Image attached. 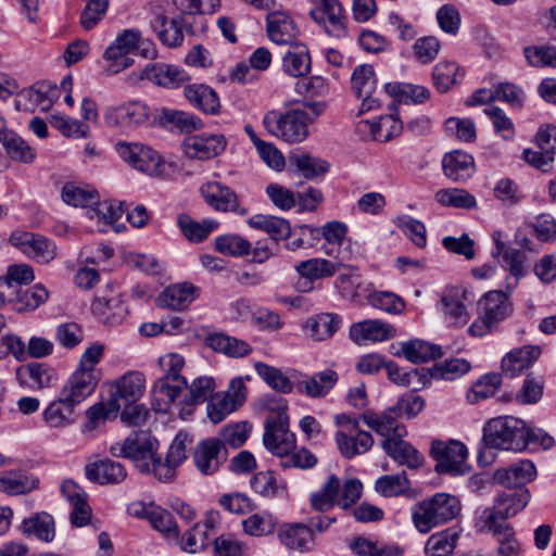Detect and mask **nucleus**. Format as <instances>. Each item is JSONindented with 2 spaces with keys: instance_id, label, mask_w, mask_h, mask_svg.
I'll return each instance as SVG.
<instances>
[{
  "instance_id": "603ef678",
  "label": "nucleus",
  "mask_w": 556,
  "mask_h": 556,
  "mask_svg": "<svg viewBox=\"0 0 556 556\" xmlns=\"http://www.w3.org/2000/svg\"><path fill=\"white\" fill-rule=\"evenodd\" d=\"M386 92L399 102L424 103L430 98V90L425 86L408 83H389Z\"/></svg>"
},
{
  "instance_id": "79ce46f5",
  "label": "nucleus",
  "mask_w": 556,
  "mask_h": 556,
  "mask_svg": "<svg viewBox=\"0 0 556 556\" xmlns=\"http://www.w3.org/2000/svg\"><path fill=\"white\" fill-rule=\"evenodd\" d=\"M206 344L215 352L233 358L244 357L252 352V348L248 342L225 333L210 334L206 338Z\"/></svg>"
},
{
  "instance_id": "f3484780",
  "label": "nucleus",
  "mask_w": 556,
  "mask_h": 556,
  "mask_svg": "<svg viewBox=\"0 0 556 556\" xmlns=\"http://www.w3.org/2000/svg\"><path fill=\"white\" fill-rule=\"evenodd\" d=\"M530 501V493L527 489L518 488L513 492L500 494L492 507L483 508L477 516L486 517L493 515L494 519L505 521L515 517Z\"/></svg>"
},
{
  "instance_id": "ddd939ff",
  "label": "nucleus",
  "mask_w": 556,
  "mask_h": 556,
  "mask_svg": "<svg viewBox=\"0 0 556 556\" xmlns=\"http://www.w3.org/2000/svg\"><path fill=\"white\" fill-rule=\"evenodd\" d=\"M116 150L125 162L138 170L147 173L150 176H156L163 172L161 156L150 147L141 143L118 142Z\"/></svg>"
},
{
  "instance_id": "6e6d98bb",
  "label": "nucleus",
  "mask_w": 556,
  "mask_h": 556,
  "mask_svg": "<svg viewBox=\"0 0 556 556\" xmlns=\"http://www.w3.org/2000/svg\"><path fill=\"white\" fill-rule=\"evenodd\" d=\"M289 161L306 179L324 176L330 167L327 161L308 153L294 154L290 156Z\"/></svg>"
},
{
  "instance_id": "0eeeda50",
  "label": "nucleus",
  "mask_w": 556,
  "mask_h": 556,
  "mask_svg": "<svg viewBox=\"0 0 556 556\" xmlns=\"http://www.w3.org/2000/svg\"><path fill=\"white\" fill-rule=\"evenodd\" d=\"M430 454L437 460L435 471L438 473L460 476L468 469L466 464L468 451L459 441H433Z\"/></svg>"
},
{
  "instance_id": "4be33fe9",
  "label": "nucleus",
  "mask_w": 556,
  "mask_h": 556,
  "mask_svg": "<svg viewBox=\"0 0 556 556\" xmlns=\"http://www.w3.org/2000/svg\"><path fill=\"white\" fill-rule=\"evenodd\" d=\"M91 312L100 323L108 326L121 325L128 314L121 294L96 298L91 304Z\"/></svg>"
},
{
  "instance_id": "052dcab7",
  "label": "nucleus",
  "mask_w": 556,
  "mask_h": 556,
  "mask_svg": "<svg viewBox=\"0 0 556 556\" xmlns=\"http://www.w3.org/2000/svg\"><path fill=\"white\" fill-rule=\"evenodd\" d=\"M502 383V377L498 374H488L482 376L467 391L466 399L468 403L476 404L480 401L493 396Z\"/></svg>"
},
{
  "instance_id": "864d4df0",
  "label": "nucleus",
  "mask_w": 556,
  "mask_h": 556,
  "mask_svg": "<svg viewBox=\"0 0 556 556\" xmlns=\"http://www.w3.org/2000/svg\"><path fill=\"white\" fill-rule=\"evenodd\" d=\"M475 528L480 533H492L498 545L517 539L511 525L502 520L494 519L493 515L491 514H489L486 517L477 516L475 520Z\"/></svg>"
},
{
  "instance_id": "bf43d9fd",
  "label": "nucleus",
  "mask_w": 556,
  "mask_h": 556,
  "mask_svg": "<svg viewBox=\"0 0 556 556\" xmlns=\"http://www.w3.org/2000/svg\"><path fill=\"white\" fill-rule=\"evenodd\" d=\"M410 489V482L405 472L386 475L375 482V490L384 497H395L406 493Z\"/></svg>"
},
{
  "instance_id": "338daca9",
  "label": "nucleus",
  "mask_w": 556,
  "mask_h": 556,
  "mask_svg": "<svg viewBox=\"0 0 556 556\" xmlns=\"http://www.w3.org/2000/svg\"><path fill=\"white\" fill-rule=\"evenodd\" d=\"M368 303L389 314H401L405 308V302L402 298L389 291H370L365 294Z\"/></svg>"
},
{
  "instance_id": "bb28decb",
  "label": "nucleus",
  "mask_w": 556,
  "mask_h": 556,
  "mask_svg": "<svg viewBox=\"0 0 556 556\" xmlns=\"http://www.w3.org/2000/svg\"><path fill=\"white\" fill-rule=\"evenodd\" d=\"M278 539L289 549L308 552L315 545V535L311 527L304 523H286L278 531Z\"/></svg>"
},
{
  "instance_id": "2f4dec72",
  "label": "nucleus",
  "mask_w": 556,
  "mask_h": 556,
  "mask_svg": "<svg viewBox=\"0 0 556 556\" xmlns=\"http://www.w3.org/2000/svg\"><path fill=\"white\" fill-rule=\"evenodd\" d=\"M302 232L303 235H309L313 239H317L319 236H323L327 243L331 245L330 249H326V253L328 255H334L342 260L346 258L344 252L334 250V248L340 247L346 238L348 228L344 224L340 222H330L321 229L311 226H302Z\"/></svg>"
},
{
  "instance_id": "f257e3e1",
  "label": "nucleus",
  "mask_w": 556,
  "mask_h": 556,
  "mask_svg": "<svg viewBox=\"0 0 556 556\" xmlns=\"http://www.w3.org/2000/svg\"><path fill=\"white\" fill-rule=\"evenodd\" d=\"M462 510V503L455 495L435 493L416 504L412 511V520L421 533H428L433 528L455 519Z\"/></svg>"
},
{
  "instance_id": "20e7f679",
  "label": "nucleus",
  "mask_w": 556,
  "mask_h": 556,
  "mask_svg": "<svg viewBox=\"0 0 556 556\" xmlns=\"http://www.w3.org/2000/svg\"><path fill=\"white\" fill-rule=\"evenodd\" d=\"M527 425L515 417L491 419L483 429V442L488 447L520 452L526 448Z\"/></svg>"
},
{
  "instance_id": "5701e85b",
  "label": "nucleus",
  "mask_w": 556,
  "mask_h": 556,
  "mask_svg": "<svg viewBox=\"0 0 556 556\" xmlns=\"http://www.w3.org/2000/svg\"><path fill=\"white\" fill-rule=\"evenodd\" d=\"M400 416L395 408H389L382 414L367 412L362 416L363 421L378 434L389 439H402L407 434L406 427L397 422L396 417Z\"/></svg>"
},
{
  "instance_id": "4468645a",
  "label": "nucleus",
  "mask_w": 556,
  "mask_h": 556,
  "mask_svg": "<svg viewBox=\"0 0 556 556\" xmlns=\"http://www.w3.org/2000/svg\"><path fill=\"white\" fill-rule=\"evenodd\" d=\"M266 34L278 46H294L299 41L300 27L293 15L286 10H273L266 15Z\"/></svg>"
},
{
  "instance_id": "4d7b16f0",
  "label": "nucleus",
  "mask_w": 556,
  "mask_h": 556,
  "mask_svg": "<svg viewBox=\"0 0 556 556\" xmlns=\"http://www.w3.org/2000/svg\"><path fill=\"white\" fill-rule=\"evenodd\" d=\"M459 533L452 529L429 536L425 545L426 554L430 556H448L456 547Z\"/></svg>"
},
{
  "instance_id": "c756f323",
  "label": "nucleus",
  "mask_w": 556,
  "mask_h": 556,
  "mask_svg": "<svg viewBox=\"0 0 556 556\" xmlns=\"http://www.w3.org/2000/svg\"><path fill=\"white\" fill-rule=\"evenodd\" d=\"M40 480L33 473L23 470H5L0 472V492L9 495H23L39 488Z\"/></svg>"
},
{
  "instance_id": "412c9836",
  "label": "nucleus",
  "mask_w": 556,
  "mask_h": 556,
  "mask_svg": "<svg viewBox=\"0 0 556 556\" xmlns=\"http://www.w3.org/2000/svg\"><path fill=\"white\" fill-rule=\"evenodd\" d=\"M16 378L21 384L35 390L54 387L59 380L54 368L43 363H28L16 369Z\"/></svg>"
},
{
  "instance_id": "423d86ee",
  "label": "nucleus",
  "mask_w": 556,
  "mask_h": 556,
  "mask_svg": "<svg viewBox=\"0 0 556 556\" xmlns=\"http://www.w3.org/2000/svg\"><path fill=\"white\" fill-rule=\"evenodd\" d=\"M188 393V382L185 377L162 376L152 387L153 405L156 410L169 413L173 407L179 408V414H188L185 397Z\"/></svg>"
},
{
  "instance_id": "5fc2aeb1",
  "label": "nucleus",
  "mask_w": 556,
  "mask_h": 556,
  "mask_svg": "<svg viewBox=\"0 0 556 556\" xmlns=\"http://www.w3.org/2000/svg\"><path fill=\"white\" fill-rule=\"evenodd\" d=\"M144 517L156 531L163 533L167 539L179 540L178 526L169 511L161 507L144 508Z\"/></svg>"
},
{
  "instance_id": "7ed1b4c3",
  "label": "nucleus",
  "mask_w": 556,
  "mask_h": 556,
  "mask_svg": "<svg viewBox=\"0 0 556 556\" xmlns=\"http://www.w3.org/2000/svg\"><path fill=\"white\" fill-rule=\"evenodd\" d=\"M309 121V114L302 109L270 110L263 117V126L270 135L288 143H300L308 136Z\"/></svg>"
},
{
  "instance_id": "f704fd0d",
  "label": "nucleus",
  "mask_w": 556,
  "mask_h": 556,
  "mask_svg": "<svg viewBox=\"0 0 556 556\" xmlns=\"http://www.w3.org/2000/svg\"><path fill=\"white\" fill-rule=\"evenodd\" d=\"M541 349L538 345H525L507 353L502 359L503 371L510 377L520 375L530 367L540 356Z\"/></svg>"
},
{
  "instance_id": "09e8293b",
  "label": "nucleus",
  "mask_w": 556,
  "mask_h": 556,
  "mask_svg": "<svg viewBox=\"0 0 556 556\" xmlns=\"http://www.w3.org/2000/svg\"><path fill=\"white\" fill-rule=\"evenodd\" d=\"M177 223L187 240L195 243L205 240L219 226V223L215 219L206 218L197 222L187 214L179 215Z\"/></svg>"
},
{
  "instance_id": "e433bc0d",
  "label": "nucleus",
  "mask_w": 556,
  "mask_h": 556,
  "mask_svg": "<svg viewBox=\"0 0 556 556\" xmlns=\"http://www.w3.org/2000/svg\"><path fill=\"white\" fill-rule=\"evenodd\" d=\"M197 289L188 282L168 286L159 295L157 302L162 307L181 311L190 305L195 299Z\"/></svg>"
},
{
  "instance_id": "393cba45",
  "label": "nucleus",
  "mask_w": 556,
  "mask_h": 556,
  "mask_svg": "<svg viewBox=\"0 0 556 556\" xmlns=\"http://www.w3.org/2000/svg\"><path fill=\"white\" fill-rule=\"evenodd\" d=\"M140 78L148 79L166 88H177L190 79L186 71L166 63L147 65L142 71Z\"/></svg>"
},
{
  "instance_id": "e2e57ef3",
  "label": "nucleus",
  "mask_w": 556,
  "mask_h": 556,
  "mask_svg": "<svg viewBox=\"0 0 556 556\" xmlns=\"http://www.w3.org/2000/svg\"><path fill=\"white\" fill-rule=\"evenodd\" d=\"M0 142L12 160L23 163H31L34 161V150L15 132L10 131L9 134L0 135Z\"/></svg>"
},
{
  "instance_id": "6e6552de",
  "label": "nucleus",
  "mask_w": 556,
  "mask_h": 556,
  "mask_svg": "<svg viewBox=\"0 0 556 556\" xmlns=\"http://www.w3.org/2000/svg\"><path fill=\"white\" fill-rule=\"evenodd\" d=\"M264 445L273 454L285 457L295 448V437L289 431L285 412L270 414L265 421Z\"/></svg>"
},
{
  "instance_id": "aec40b11",
  "label": "nucleus",
  "mask_w": 556,
  "mask_h": 556,
  "mask_svg": "<svg viewBox=\"0 0 556 556\" xmlns=\"http://www.w3.org/2000/svg\"><path fill=\"white\" fill-rule=\"evenodd\" d=\"M104 118L109 126L135 127L149 118V111L146 104L139 101H130L127 104L109 108Z\"/></svg>"
},
{
  "instance_id": "473e14b6",
  "label": "nucleus",
  "mask_w": 556,
  "mask_h": 556,
  "mask_svg": "<svg viewBox=\"0 0 556 556\" xmlns=\"http://www.w3.org/2000/svg\"><path fill=\"white\" fill-rule=\"evenodd\" d=\"M442 166L445 176L454 181H466L475 174L473 157L459 150L446 153Z\"/></svg>"
},
{
  "instance_id": "a19ab883",
  "label": "nucleus",
  "mask_w": 556,
  "mask_h": 556,
  "mask_svg": "<svg viewBox=\"0 0 556 556\" xmlns=\"http://www.w3.org/2000/svg\"><path fill=\"white\" fill-rule=\"evenodd\" d=\"M337 382L338 374L332 369H326L302 380L298 383V390L313 399L324 397Z\"/></svg>"
},
{
  "instance_id": "0e129e2a",
  "label": "nucleus",
  "mask_w": 556,
  "mask_h": 556,
  "mask_svg": "<svg viewBox=\"0 0 556 556\" xmlns=\"http://www.w3.org/2000/svg\"><path fill=\"white\" fill-rule=\"evenodd\" d=\"M434 199L442 205L457 208L471 210L477 206L476 198L464 189H441L435 192Z\"/></svg>"
},
{
  "instance_id": "2eb2a0df",
  "label": "nucleus",
  "mask_w": 556,
  "mask_h": 556,
  "mask_svg": "<svg viewBox=\"0 0 556 556\" xmlns=\"http://www.w3.org/2000/svg\"><path fill=\"white\" fill-rule=\"evenodd\" d=\"M146 389V377L140 371H128L111 382V399L118 408L137 403Z\"/></svg>"
},
{
  "instance_id": "3c124183",
  "label": "nucleus",
  "mask_w": 556,
  "mask_h": 556,
  "mask_svg": "<svg viewBox=\"0 0 556 556\" xmlns=\"http://www.w3.org/2000/svg\"><path fill=\"white\" fill-rule=\"evenodd\" d=\"M21 531L41 541L51 542L55 535L54 520L47 513H38L23 520Z\"/></svg>"
},
{
  "instance_id": "a211bd4d",
  "label": "nucleus",
  "mask_w": 556,
  "mask_h": 556,
  "mask_svg": "<svg viewBox=\"0 0 556 556\" xmlns=\"http://www.w3.org/2000/svg\"><path fill=\"white\" fill-rule=\"evenodd\" d=\"M193 460L197 468L203 475H213L226 460V451L217 438H208L200 441L193 452Z\"/></svg>"
},
{
  "instance_id": "9d476101",
  "label": "nucleus",
  "mask_w": 556,
  "mask_h": 556,
  "mask_svg": "<svg viewBox=\"0 0 556 556\" xmlns=\"http://www.w3.org/2000/svg\"><path fill=\"white\" fill-rule=\"evenodd\" d=\"M475 301V294L465 286L446 287L441 295L440 305L444 318L460 327L469 321L467 304Z\"/></svg>"
},
{
  "instance_id": "69168bd1",
  "label": "nucleus",
  "mask_w": 556,
  "mask_h": 556,
  "mask_svg": "<svg viewBox=\"0 0 556 556\" xmlns=\"http://www.w3.org/2000/svg\"><path fill=\"white\" fill-rule=\"evenodd\" d=\"M337 285L341 290V294L354 303H358L361 298L365 296L368 292L369 288V286H365L362 282L361 276L355 270L341 274L337 279Z\"/></svg>"
},
{
  "instance_id": "c9c22d12",
  "label": "nucleus",
  "mask_w": 556,
  "mask_h": 556,
  "mask_svg": "<svg viewBox=\"0 0 556 556\" xmlns=\"http://www.w3.org/2000/svg\"><path fill=\"white\" fill-rule=\"evenodd\" d=\"M151 27L163 45L169 48L181 46L184 29L180 18H168L163 13H155Z\"/></svg>"
},
{
  "instance_id": "c03bdc74",
  "label": "nucleus",
  "mask_w": 556,
  "mask_h": 556,
  "mask_svg": "<svg viewBox=\"0 0 556 556\" xmlns=\"http://www.w3.org/2000/svg\"><path fill=\"white\" fill-rule=\"evenodd\" d=\"M139 43V31L126 29L111 43L105 50L104 58L106 60L119 61L123 68L130 65V59L127 54L132 51Z\"/></svg>"
},
{
  "instance_id": "dca6fc26",
  "label": "nucleus",
  "mask_w": 556,
  "mask_h": 556,
  "mask_svg": "<svg viewBox=\"0 0 556 556\" xmlns=\"http://www.w3.org/2000/svg\"><path fill=\"white\" fill-rule=\"evenodd\" d=\"M227 147V139L222 134H203L186 138L182 142L185 154L189 159L206 161L220 155Z\"/></svg>"
},
{
  "instance_id": "37998d69",
  "label": "nucleus",
  "mask_w": 556,
  "mask_h": 556,
  "mask_svg": "<svg viewBox=\"0 0 556 556\" xmlns=\"http://www.w3.org/2000/svg\"><path fill=\"white\" fill-rule=\"evenodd\" d=\"M248 224L254 229L268 233L275 243L289 238L291 235V226L285 218L257 214L250 217Z\"/></svg>"
},
{
  "instance_id": "58836bf2",
  "label": "nucleus",
  "mask_w": 556,
  "mask_h": 556,
  "mask_svg": "<svg viewBox=\"0 0 556 556\" xmlns=\"http://www.w3.org/2000/svg\"><path fill=\"white\" fill-rule=\"evenodd\" d=\"M187 100L206 114H216L220 108L219 99L213 88L203 84H191L184 89Z\"/></svg>"
},
{
  "instance_id": "774afa93",
  "label": "nucleus",
  "mask_w": 556,
  "mask_h": 556,
  "mask_svg": "<svg viewBox=\"0 0 556 556\" xmlns=\"http://www.w3.org/2000/svg\"><path fill=\"white\" fill-rule=\"evenodd\" d=\"M62 199L73 206L91 207L99 202L97 191L74 184H66L62 189Z\"/></svg>"
},
{
  "instance_id": "72a5a7b5",
  "label": "nucleus",
  "mask_w": 556,
  "mask_h": 556,
  "mask_svg": "<svg viewBox=\"0 0 556 556\" xmlns=\"http://www.w3.org/2000/svg\"><path fill=\"white\" fill-rule=\"evenodd\" d=\"M536 476V469L531 460L523 459L508 468L497 469L494 479L497 483L507 488H517L520 484L532 481Z\"/></svg>"
},
{
  "instance_id": "cd10ccee",
  "label": "nucleus",
  "mask_w": 556,
  "mask_h": 556,
  "mask_svg": "<svg viewBox=\"0 0 556 556\" xmlns=\"http://www.w3.org/2000/svg\"><path fill=\"white\" fill-rule=\"evenodd\" d=\"M85 476L99 484H117L125 480L127 472L121 463L105 458L87 464Z\"/></svg>"
},
{
  "instance_id": "a18cd8bd",
  "label": "nucleus",
  "mask_w": 556,
  "mask_h": 556,
  "mask_svg": "<svg viewBox=\"0 0 556 556\" xmlns=\"http://www.w3.org/2000/svg\"><path fill=\"white\" fill-rule=\"evenodd\" d=\"M395 355L404 356L413 364H419L441 357L442 351L439 345L416 339L402 343L401 352Z\"/></svg>"
},
{
  "instance_id": "b1692460",
  "label": "nucleus",
  "mask_w": 556,
  "mask_h": 556,
  "mask_svg": "<svg viewBox=\"0 0 556 556\" xmlns=\"http://www.w3.org/2000/svg\"><path fill=\"white\" fill-rule=\"evenodd\" d=\"M201 193L205 201L215 210L220 212H238L247 215V208H239L237 194L227 186L212 181L201 187Z\"/></svg>"
},
{
  "instance_id": "de8ad7c7",
  "label": "nucleus",
  "mask_w": 556,
  "mask_h": 556,
  "mask_svg": "<svg viewBox=\"0 0 556 556\" xmlns=\"http://www.w3.org/2000/svg\"><path fill=\"white\" fill-rule=\"evenodd\" d=\"M339 265L340 263L314 257L299 262L294 269L300 277L305 278L311 283L314 280L332 277L337 273Z\"/></svg>"
},
{
  "instance_id": "f03ea898",
  "label": "nucleus",
  "mask_w": 556,
  "mask_h": 556,
  "mask_svg": "<svg viewBox=\"0 0 556 556\" xmlns=\"http://www.w3.org/2000/svg\"><path fill=\"white\" fill-rule=\"evenodd\" d=\"M362 490L363 484L357 479H349L341 485L340 479L330 475L321 488L311 494V505L317 511H328L334 505L348 509L359 500Z\"/></svg>"
},
{
  "instance_id": "8fccbe9b",
  "label": "nucleus",
  "mask_w": 556,
  "mask_h": 556,
  "mask_svg": "<svg viewBox=\"0 0 556 556\" xmlns=\"http://www.w3.org/2000/svg\"><path fill=\"white\" fill-rule=\"evenodd\" d=\"M342 318L334 313H321L307 320L309 336L317 341L331 338L341 327Z\"/></svg>"
},
{
  "instance_id": "6ab92c4d",
  "label": "nucleus",
  "mask_w": 556,
  "mask_h": 556,
  "mask_svg": "<svg viewBox=\"0 0 556 556\" xmlns=\"http://www.w3.org/2000/svg\"><path fill=\"white\" fill-rule=\"evenodd\" d=\"M100 380V375L75 370L60 390L64 400L77 406L93 393Z\"/></svg>"
},
{
  "instance_id": "680f3d73",
  "label": "nucleus",
  "mask_w": 556,
  "mask_h": 556,
  "mask_svg": "<svg viewBox=\"0 0 556 556\" xmlns=\"http://www.w3.org/2000/svg\"><path fill=\"white\" fill-rule=\"evenodd\" d=\"M216 388L215 381L211 377H199L194 379L191 384H188L187 397H185V405L188 407V414H191V407L201 404L212 397Z\"/></svg>"
},
{
  "instance_id": "39448f33",
  "label": "nucleus",
  "mask_w": 556,
  "mask_h": 556,
  "mask_svg": "<svg viewBox=\"0 0 556 556\" xmlns=\"http://www.w3.org/2000/svg\"><path fill=\"white\" fill-rule=\"evenodd\" d=\"M481 312L479 319L468 329L473 337H482L496 329L513 311L511 303L506 293L494 290L485 293L480 300Z\"/></svg>"
},
{
  "instance_id": "13d9d810",
  "label": "nucleus",
  "mask_w": 556,
  "mask_h": 556,
  "mask_svg": "<svg viewBox=\"0 0 556 556\" xmlns=\"http://www.w3.org/2000/svg\"><path fill=\"white\" fill-rule=\"evenodd\" d=\"M254 368L257 375L275 391L283 394L292 392L291 380L279 368L262 362L255 363Z\"/></svg>"
},
{
  "instance_id": "a878e982",
  "label": "nucleus",
  "mask_w": 556,
  "mask_h": 556,
  "mask_svg": "<svg viewBox=\"0 0 556 556\" xmlns=\"http://www.w3.org/2000/svg\"><path fill=\"white\" fill-rule=\"evenodd\" d=\"M395 328L379 319H367L355 323L350 328V338L357 344L365 341H386L395 337Z\"/></svg>"
},
{
  "instance_id": "f8f14e48",
  "label": "nucleus",
  "mask_w": 556,
  "mask_h": 556,
  "mask_svg": "<svg viewBox=\"0 0 556 556\" xmlns=\"http://www.w3.org/2000/svg\"><path fill=\"white\" fill-rule=\"evenodd\" d=\"M10 242L28 258L40 264H48L56 256L55 243L38 233L15 231L11 235Z\"/></svg>"
},
{
  "instance_id": "1a4fd4ad",
  "label": "nucleus",
  "mask_w": 556,
  "mask_h": 556,
  "mask_svg": "<svg viewBox=\"0 0 556 556\" xmlns=\"http://www.w3.org/2000/svg\"><path fill=\"white\" fill-rule=\"evenodd\" d=\"M309 15L325 31L337 39L348 37V17L339 0H314Z\"/></svg>"
},
{
  "instance_id": "49530a36",
  "label": "nucleus",
  "mask_w": 556,
  "mask_h": 556,
  "mask_svg": "<svg viewBox=\"0 0 556 556\" xmlns=\"http://www.w3.org/2000/svg\"><path fill=\"white\" fill-rule=\"evenodd\" d=\"M336 442L341 454L346 458H352L369 451L374 440L369 432L357 430L356 435L348 434L344 431L337 432Z\"/></svg>"
},
{
  "instance_id": "9b49d317",
  "label": "nucleus",
  "mask_w": 556,
  "mask_h": 556,
  "mask_svg": "<svg viewBox=\"0 0 556 556\" xmlns=\"http://www.w3.org/2000/svg\"><path fill=\"white\" fill-rule=\"evenodd\" d=\"M156 441L149 432L135 431L124 441L111 445L110 452L115 457L131 459L139 465L148 463L155 454Z\"/></svg>"
},
{
  "instance_id": "ea45409f",
  "label": "nucleus",
  "mask_w": 556,
  "mask_h": 556,
  "mask_svg": "<svg viewBox=\"0 0 556 556\" xmlns=\"http://www.w3.org/2000/svg\"><path fill=\"white\" fill-rule=\"evenodd\" d=\"M75 405L68 403L59 393L58 399L51 401L42 412V419L47 427L62 429L74 422Z\"/></svg>"
},
{
  "instance_id": "4c0bfd02",
  "label": "nucleus",
  "mask_w": 556,
  "mask_h": 556,
  "mask_svg": "<svg viewBox=\"0 0 556 556\" xmlns=\"http://www.w3.org/2000/svg\"><path fill=\"white\" fill-rule=\"evenodd\" d=\"M291 47L293 50L288 51L282 58V70L291 77H304L312 70L308 48L299 41Z\"/></svg>"
},
{
  "instance_id": "7c9ffc66",
  "label": "nucleus",
  "mask_w": 556,
  "mask_h": 556,
  "mask_svg": "<svg viewBox=\"0 0 556 556\" xmlns=\"http://www.w3.org/2000/svg\"><path fill=\"white\" fill-rule=\"evenodd\" d=\"M382 448L397 464L405 465L410 469H417L425 463V458L418 450L403 438L383 440Z\"/></svg>"
},
{
  "instance_id": "c85d7f7f",
  "label": "nucleus",
  "mask_w": 556,
  "mask_h": 556,
  "mask_svg": "<svg viewBox=\"0 0 556 556\" xmlns=\"http://www.w3.org/2000/svg\"><path fill=\"white\" fill-rule=\"evenodd\" d=\"M55 91V89H48L43 85L17 91L14 100L15 109L24 112H34L37 109L47 111L53 104L52 98Z\"/></svg>"
}]
</instances>
